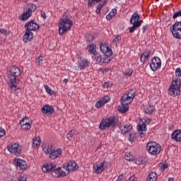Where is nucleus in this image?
<instances>
[{
  "label": "nucleus",
  "instance_id": "f257e3e1",
  "mask_svg": "<svg viewBox=\"0 0 181 181\" xmlns=\"http://www.w3.org/2000/svg\"><path fill=\"white\" fill-rule=\"evenodd\" d=\"M8 78L10 80V87L12 88V90H15L16 91H21V88L18 87V85L16 84L18 79H16V77H19V76H21L22 71H21V69L18 66H13L10 68V70L8 71Z\"/></svg>",
  "mask_w": 181,
  "mask_h": 181
},
{
  "label": "nucleus",
  "instance_id": "f03ea898",
  "mask_svg": "<svg viewBox=\"0 0 181 181\" xmlns=\"http://www.w3.org/2000/svg\"><path fill=\"white\" fill-rule=\"evenodd\" d=\"M39 25L35 23V21H30L25 25V29L26 30L25 35L23 36V41L25 43L28 42V40L30 42L31 39H33V33L32 30H39Z\"/></svg>",
  "mask_w": 181,
  "mask_h": 181
},
{
  "label": "nucleus",
  "instance_id": "7ed1b4c3",
  "mask_svg": "<svg viewBox=\"0 0 181 181\" xmlns=\"http://www.w3.org/2000/svg\"><path fill=\"white\" fill-rule=\"evenodd\" d=\"M73 26V22L67 16H64L59 23V35H64V33L69 32Z\"/></svg>",
  "mask_w": 181,
  "mask_h": 181
},
{
  "label": "nucleus",
  "instance_id": "20e7f679",
  "mask_svg": "<svg viewBox=\"0 0 181 181\" xmlns=\"http://www.w3.org/2000/svg\"><path fill=\"white\" fill-rule=\"evenodd\" d=\"M118 122L117 116H111L106 119H102L100 124L99 126L100 129H108L110 127H115Z\"/></svg>",
  "mask_w": 181,
  "mask_h": 181
},
{
  "label": "nucleus",
  "instance_id": "39448f33",
  "mask_svg": "<svg viewBox=\"0 0 181 181\" xmlns=\"http://www.w3.org/2000/svg\"><path fill=\"white\" fill-rule=\"evenodd\" d=\"M181 80L180 78L174 79L168 89V94L173 97H176L180 94Z\"/></svg>",
  "mask_w": 181,
  "mask_h": 181
},
{
  "label": "nucleus",
  "instance_id": "423d86ee",
  "mask_svg": "<svg viewBox=\"0 0 181 181\" xmlns=\"http://www.w3.org/2000/svg\"><path fill=\"white\" fill-rule=\"evenodd\" d=\"M146 151L150 153V155H159V153H160V151H162V146H160V144L155 141H150L147 143Z\"/></svg>",
  "mask_w": 181,
  "mask_h": 181
},
{
  "label": "nucleus",
  "instance_id": "0eeeda50",
  "mask_svg": "<svg viewBox=\"0 0 181 181\" xmlns=\"http://www.w3.org/2000/svg\"><path fill=\"white\" fill-rule=\"evenodd\" d=\"M7 149L10 153L16 155V156L22 154V146L19 143H11L7 146Z\"/></svg>",
  "mask_w": 181,
  "mask_h": 181
},
{
  "label": "nucleus",
  "instance_id": "6e6552de",
  "mask_svg": "<svg viewBox=\"0 0 181 181\" xmlns=\"http://www.w3.org/2000/svg\"><path fill=\"white\" fill-rule=\"evenodd\" d=\"M170 30L175 39H181V21L174 23Z\"/></svg>",
  "mask_w": 181,
  "mask_h": 181
},
{
  "label": "nucleus",
  "instance_id": "1a4fd4ad",
  "mask_svg": "<svg viewBox=\"0 0 181 181\" xmlns=\"http://www.w3.org/2000/svg\"><path fill=\"white\" fill-rule=\"evenodd\" d=\"M28 10L25 13H23L19 18L20 21H26V19H28V18H30L32 16V12H34V11H36V8H37V6L33 4H30L28 6Z\"/></svg>",
  "mask_w": 181,
  "mask_h": 181
},
{
  "label": "nucleus",
  "instance_id": "9d476101",
  "mask_svg": "<svg viewBox=\"0 0 181 181\" xmlns=\"http://www.w3.org/2000/svg\"><path fill=\"white\" fill-rule=\"evenodd\" d=\"M161 66L162 61L160 60V58H159L158 57H154L152 58L150 63V68L152 71H156L157 70H159Z\"/></svg>",
  "mask_w": 181,
  "mask_h": 181
},
{
  "label": "nucleus",
  "instance_id": "9b49d317",
  "mask_svg": "<svg viewBox=\"0 0 181 181\" xmlns=\"http://www.w3.org/2000/svg\"><path fill=\"white\" fill-rule=\"evenodd\" d=\"M107 166H108V163H107L105 160H103L100 163V165H98V164H94L93 170L95 173L100 175V173H103V170H105V168H107Z\"/></svg>",
  "mask_w": 181,
  "mask_h": 181
},
{
  "label": "nucleus",
  "instance_id": "f8f14e48",
  "mask_svg": "<svg viewBox=\"0 0 181 181\" xmlns=\"http://www.w3.org/2000/svg\"><path fill=\"white\" fill-rule=\"evenodd\" d=\"M20 125L21 127V129H25V131L29 130L32 125V120H30V117H25L21 119L20 122Z\"/></svg>",
  "mask_w": 181,
  "mask_h": 181
},
{
  "label": "nucleus",
  "instance_id": "ddd939ff",
  "mask_svg": "<svg viewBox=\"0 0 181 181\" xmlns=\"http://www.w3.org/2000/svg\"><path fill=\"white\" fill-rule=\"evenodd\" d=\"M13 163L16 166H17V168H19L21 170H25L26 168H28V163L21 158L14 159Z\"/></svg>",
  "mask_w": 181,
  "mask_h": 181
},
{
  "label": "nucleus",
  "instance_id": "4468645a",
  "mask_svg": "<svg viewBox=\"0 0 181 181\" xmlns=\"http://www.w3.org/2000/svg\"><path fill=\"white\" fill-rule=\"evenodd\" d=\"M129 104H130V102H127V100L121 99V105L117 106V110L122 114H125V112L129 110V107H128Z\"/></svg>",
  "mask_w": 181,
  "mask_h": 181
},
{
  "label": "nucleus",
  "instance_id": "2eb2a0df",
  "mask_svg": "<svg viewBox=\"0 0 181 181\" xmlns=\"http://www.w3.org/2000/svg\"><path fill=\"white\" fill-rule=\"evenodd\" d=\"M64 165H65L69 172H74V170L78 169V165L76 161H69L68 163H65Z\"/></svg>",
  "mask_w": 181,
  "mask_h": 181
},
{
  "label": "nucleus",
  "instance_id": "dca6fc26",
  "mask_svg": "<svg viewBox=\"0 0 181 181\" xmlns=\"http://www.w3.org/2000/svg\"><path fill=\"white\" fill-rule=\"evenodd\" d=\"M42 113L47 114V115H53L54 114V107L49 105H45L42 108Z\"/></svg>",
  "mask_w": 181,
  "mask_h": 181
},
{
  "label": "nucleus",
  "instance_id": "f3484780",
  "mask_svg": "<svg viewBox=\"0 0 181 181\" xmlns=\"http://www.w3.org/2000/svg\"><path fill=\"white\" fill-rule=\"evenodd\" d=\"M100 50L103 54H108L109 56H112V49L107 46V44H101L100 45Z\"/></svg>",
  "mask_w": 181,
  "mask_h": 181
},
{
  "label": "nucleus",
  "instance_id": "a211bd4d",
  "mask_svg": "<svg viewBox=\"0 0 181 181\" xmlns=\"http://www.w3.org/2000/svg\"><path fill=\"white\" fill-rule=\"evenodd\" d=\"M152 52L149 49H145L144 52L141 54L140 62L141 63H145L148 59L151 57Z\"/></svg>",
  "mask_w": 181,
  "mask_h": 181
},
{
  "label": "nucleus",
  "instance_id": "6ab92c4d",
  "mask_svg": "<svg viewBox=\"0 0 181 181\" xmlns=\"http://www.w3.org/2000/svg\"><path fill=\"white\" fill-rule=\"evenodd\" d=\"M62 148H58L55 151H52L49 153V158L52 159V160H54V159H57L59 156H62Z\"/></svg>",
  "mask_w": 181,
  "mask_h": 181
},
{
  "label": "nucleus",
  "instance_id": "aec40b11",
  "mask_svg": "<svg viewBox=\"0 0 181 181\" xmlns=\"http://www.w3.org/2000/svg\"><path fill=\"white\" fill-rule=\"evenodd\" d=\"M171 139L175 142H181V130H175L171 134Z\"/></svg>",
  "mask_w": 181,
  "mask_h": 181
},
{
  "label": "nucleus",
  "instance_id": "412c9836",
  "mask_svg": "<svg viewBox=\"0 0 181 181\" xmlns=\"http://www.w3.org/2000/svg\"><path fill=\"white\" fill-rule=\"evenodd\" d=\"M56 166H57V165L54 163L45 164L42 166V171L45 173L52 172L54 169V168H56Z\"/></svg>",
  "mask_w": 181,
  "mask_h": 181
},
{
  "label": "nucleus",
  "instance_id": "4be33fe9",
  "mask_svg": "<svg viewBox=\"0 0 181 181\" xmlns=\"http://www.w3.org/2000/svg\"><path fill=\"white\" fill-rule=\"evenodd\" d=\"M136 95H132L129 94V93H126L125 94L123 95V96L121 98L122 100H124V101L127 103H132L134 98H135V96Z\"/></svg>",
  "mask_w": 181,
  "mask_h": 181
},
{
  "label": "nucleus",
  "instance_id": "5701e85b",
  "mask_svg": "<svg viewBox=\"0 0 181 181\" xmlns=\"http://www.w3.org/2000/svg\"><path fill=\"white\" fill-rule=\"evenodd\" d=\"M139 19H141V16H139V14H138L137 13H134L130 19V23L132 24L137 23Z\"/></svg>",
  "mask_w": 181,
  "mask_h": 181
},
{
  "label": "nucleus",
  "instance_id": "b1692460",
  "mask_svg": "<svg viewBox=\"0 0 181 181\" xmlns=\"http://www.w3.org/2000/svg\"><path fill=\"white\" fill-rule=\"evenodd\" d=\"M104 55L101 57L100 63H110L111 62V56L108 54H103Z\"/></svg>",
  "mask_w": 181,
  "mask_h": 181
},
{
  "label": "nucleus",
  "instance_id": "393cba45",
  "mask_svg": "<svg viewBox=\"0 0 181 181\" xmlns=\"http://www.w3.org/2000/svg\"><path fill=\"white\" fill-rule=\"evenodd\" d=\"M153 111H155V106L152 105H148L144 108V112L146 114H148V115H151V114H153Z\"/></svg>",
  "mask_w": 181,
  "mask_h": 181
},
{
  "label": "nucleus",
  "instance_id": "a878e982",
  "mask_svg": "<svg viewBox=\"0 0 181 181\" xmlns=\"http://www.w3.org/2000/svg\"><path fill=\"white\" fill-rule=\"evenodd\" d=\"M148 162V158L146 157H139L135 160L136 165H144V163H146Z\"/></svg>",
  "mask_w": 181,
  "mask_h": 181
},
{
  "label": "nucleus",
  "instance_id": "bb28decb",
  "mask_svg": "<svg viewBox=\"0 0 181 181\" xmlns=\"http://www.w3.org/2000/svg\"><path fill=\"white\" fill-rule=\"evenodd\" d=\"M62 170V167H59L58 168L54 169L51 171V176H53L54 177H60V170Z\"/></svg>",
  "mask_w": 181,
  "mask_h": 181
},
{
  "label": "nucleus",
  "instance_id": "cd10ccee",
  "mask_svg": "<svg viewBox=\"0 0 181 181\" xmlns=\"http://www.w3.org/2000/svg\"><path fill=\"white\" fill-rule=\"evenodd\" d=\"M132 129V125L131 124H124L123 129H122V134H125L130 132Z\"/></svg>",
  "mask_w": 181,
  "mask_h": 181
},
{
  "label": "nucleus",
  "instance_id": "c85d7f7f",
  "mask_svg": "<svg viewBox=\"0 0 181 181\" xmlns=\"http://www.w3.org/2000/svg\"><path fill=\"white\" fill-rule=\"evenodd\" d=\"M33 148H39L40 146V137H35L33 139Z\"/></svg>",
  "mask_w": 181,
  "mask_h": 181
},
{
  "label": "nucleus",
  "instance_id": "c756f323",
  "mask_svg": "<svg viewBox=\"0 0 181 181\" xmlns=\"http://www.w3.org/2000/svg\"><path fill=\"white\" fill-rule=\"evenodd\" d=\"M43 148V151L46 155H49L53 151V146L47 144Z\"/></svg>",
  "mask_w": 181,
  "mask_h": 181
},
{
  "label": "nucleus",
  "instance_id": "7c9ffc66",
  "mask_svg": "<svg viewBox=\"0 0 181 181\" xmlns=\"http://www.w3.org/2000/svg\"><path fill=\"white\" fill-rule=\"evenodd\" d=\"M138 131L139 132H141V135H145L146 132V124L143 123L137 128Z\"/></svg>",
  "mask_w": 181,
  "mask_h": 181
},
{
  "label": "nucleus",
  "instance_id": "2f4dec72",
  "mask_svg": "<svg viewBox=\"0 0 181 181\" xmlns=\"http://www.w3.org/2000/svg\"><path fill=\"white\" fill-rule=\"evenodd\" d=\"M158 179V174L156 173H151L147 177L146 181H156Z\"/></svg>",
  "mask_w": 181,
  "mask_h": 181
},
{
  "label": "nucleus",
  "instance_id": "473e14b6",
  "mask_svg": "<svg viewBox=\"0 0 181 181\" xmlns=\"http://www.w3.org/2000/svg\"><path fill=\"white\" fill-rule=\"evenodd\" d=\"M64 169H65V170H59V177H64V176H67V175L70 173V172L67 170L64 164Z\"/></svg>",
  "mask_w": 181,
  "mask_h": 181
},
{
  "label": "nucleus",
  "instance_id": "72a5a7b5",
  "mask_svg": "<svg viewBox=\"0 0 181 181\" xmlns=\"http://www.w3.org/2000/svg\"><path fill=\"white\" fill-rule=\"evenodd\" d=\"M88 66V61H87L86 59H83L82 62H81L79 63V69L80 70H84V69H86V67H87Z\"/></svg>",
  "mask_w": 181,
  "mask_h": 181
},
{
  "label": "nucleus",
  "instance_id": "f704fd0d",
  "mask_svg": "<svg viewBox=\"0 0 181 181\" xmlns=\"http://www.w3.org/2000/svg\"><path fill=\"white\" fill-rule=\"evenodd\" d=\"M74 134H76V130H70L67 134H66V138L68 141H72L73 136H74Z\"/></svg>",
  "mask_w": 181,
  "mask_h": 181
},
{
  "label": "nucleus",
  "instance_id": "c9c22d12",
  "mask_svg": "<svg viewBox=\"0 0 181 181\" xmlns=\"http://www.w3.org/2000/svg\"><path fill=\"white\" fill-rule=\"evenodd\" d=\"M93 56H94V59H95V60H96V62H98V63H100V62H101L102 55H100V53H98V52L95 51V52L93 53Z\"/></svg>",
  "mask_w": 181,
  "mask_h": 181
},
{
  "label": "nucleus",
  "instance_id": "e433bc0d",
  "mask_svg": "<svg viewBox=\"0 0 181 181\" xmlns=\"http://www.w3.org/2000/svg\"><path fill=\"white\" fill-rule=\"evenodd\" d=\"M45 88L47 94H49V95H53L54 94V90H52V88L48 85H45Z\"/></svg>",
  "mask_w": 181,
  "mask_h": 181
},
{
  "label": "nucleus",
  "instance_id": "4c0bfd02",
  "mask_svg": "<svg viewBox=\"0 0 181 181\" xmlns=\"http://www.w3.org/2000/svg\"><path fill=\"white\" fill-rule=\"evenodd\" d=\"M128 139L130 142H134L136 139V134L134 132L129 133Z\"/></svg>",
  "mask_w": 181,
  "mask_h": 181
},
{
  "label": "nucleus",
  "instance_id": "58836bf2",
  "mask_svg": "<svg viewBox=\"0 0 181 181\" xmlns=\"http://www.w3.org/2000/svg\"><path fill=\"white\" fill-rule=\"evenodd\" d=\"M121 42V36L117 35L112 40V44L114 46H117L118 43Z\"/></svg>",
  "mask_w": 181,
  "mask_h": 181
},
{
  "label": "nucleus",
  "instance_id": "ea45409f",
  "mask_svg": "<svg viewBox=\"0 0 181 181\" xmlns=\"http://www.w3.org/2000/svg\"><path fill=\"white\" fill-rule=\"evenodd\" d=\"M85 40H86V42H93V40H94V36L90 34H86L85 35Z\"/></svg>",
  "mask_w": 181,
  "mask_h": 181
},
{
  "label": "nucleus",
  "instance_id": "a19ab883",
  "mask_svg": "<svg viewBox=\"0 0 181 181\" xmlns=\"http://www.w3.org/2000/svg\"><path fill=\"white\" fill-rule=\"evenodd\" d=\"M105 102L104 101V100L101 99L100 100L98 101L95 104V107L97 108H101V107H103V105H105Z\"/></svg>",
  "mask_w": 181,
  "mask_h": 181
},
{
  "label": "nucleus",
  "instance_id": "79ce46f5",
  "mask_svg": "<svg viewBox=\"0 0 181 181\" xmlns=\"http://www.w3.org/2000/svg\"><path fill=\"white\" fill-rule=\"evenodd\" d=\"M95 48V45L88 46V52L90 53V54H94V53H95V50H94Z\"/></svg>",
  "mask_w": 181,
  "mask_h": 181
},
{
  "label": "nucleus",
  "instance_id": "37998d69",
  "mask_svg": "<svg viewBox=\"0 0 181 181\" xmlns=\"http://www.w3.org/2000/svg\"><path fill=\"white\" fill-rule=\"evenodd\" d=\"M124 159H126V160H129V162H131V160H134V156L131 155L130 153H127L125 154Z\"/></svg>",
  "mask_w": 181,
  "mask_h": 181
},
{
  "label": "nucleus",
  "instance_id": "c03bdc74",
  "mask_svg": "<svg viewBox=\"0 0 181 181\" xmlns=\"http://www.w3.org/2000/svg\"><path fill=\"white\" fill-rule=\"evenodd\" d=\"M132 25H133L132 27L129 28V33H134V32H135V30H136V29H138V28H139V27L138 26V25L136 23L132 24Z\"/></svg>",
  "mask_w": 181,
  "mask_h": 181
},
{
  "label": "nucleus",
  "instance_id": "a18cd8bd",
  "mask_svg": "<svg viewBox=\"0 0 181 181\" xmlns=\"http://www.w3.org/2000/svg\"><path fill=\"white\" fill-rule=\"evenodd\" d=\"M26 180H28V177L25 174H22L18 177V181H26Z\"/></svg>",
  "mask_w": 181,
  "mask_h": 181
},
{
  "label": "nucleus",
  "instance_id": "49530a36",
  "mask_svg": "<svg viewBox=\"0 0 181 181\" xmlns=\"http://www.w3.org/2000/svg\"><path fill=\"white\" fill-rule=\"evenodd\" d=\"M132 73H134V70L129 69L128 71H125L124 72V75L127 76V77H131V76H132Z\"/></svg>",
  "mask_w": 181,
  "mask_h": 181
},
{
  "label": "nucleus",
  "instance_id": "de8ad7c7",
  "mask_svg": "<svg viewBox=\"0 0 181 181\" xmlns=\"http://www.w3.org/2000/svg\"><path fill=\"white\" fill-rule=\"evenodd\" d=\"M95 2H97V0H88V8H93V6H94Z\"/></svg>",
  "mask_w": 181,
  "mask_h": 181
},
{
  "label": "nucleus",
  "instance_id": "09e8293b",
  "mask_svg": "<svg viewBox=\"0 0 181 181\" xmlns=\"http://www.w3.org/2000/svg\"><path fill=\"white\" fill-rule=\"evenodd\" d=\"M104 88H110V87H112V83L111 82H105L103 84Z\"/></svg>",
  "mask_w": 181,
  "mask_h": 181
},
{
  "label": "nucleus",
  "instance_id": "8fccbe9b",
  "mask_svg": "<svg viewBox=\"0 0 181 181\" xmlns=\"http://www.w3.org/2000/svg\"><path fill=\"white\" fill-rule=\"evenodd\" d=\"M179 16H181V10L175 12L173 16V18L176 19V18H179Z\"/></svg>",
  "mask_w": 181,
  "mask_h": 181
},
{
  "label": "nucleus",
  "instance_id": "3c124183",
  "mask_svg": "<svg viewBox=\"0 0 181 181\" xmlns=\"http://www.w3.org/2000/svg\"><path fill=\"white\" fill-rule=\"evenodd\" d=\"M175 76H176V77H180V76H181L180 67H178L175 69Z\"/></svg>",
  "mask_w": 181,
  "mask_h": 181
},
{
  "label": "nucleus",
  "instance_id": "603ef678",
  "mask_svg": "<svg viewBox=\"0 0 181 181\" xmlns=\"http://www.w3.org/2000/svg\"><path fill=\"white\" fill-rule=\"evenodd\" d=\"M6 134V132L2 127H0V136H5Z\"/></svg>",
  "mask_w": 181,
  "mask_h": 181
},
{
  "label": "nucleus",
  "instance_id": "864d4df0",
  "mask_svg": "<svg viewBox=\"0 0 181 181\" xmlns=\"http://www.w3.org/2000/svg\"><path fill=\"white\" fill-rule=\"evenodd\" d=\"M127 93H129V94H131V95H136V90H135V89H134V88H132V89H129Z\"/></svg>",
  "mask_w": 181,
  "mask_h": 181
},
{
  "label": "nucleus",
  "instance_id": "5fc2aeb1",
  "mask_svg": "<svg viewBox=\"0 0 181 181\" xmlns=\"http://www.w3.org/2000/svg\"><path fill=\"white\" fill-rule=\"evenodd\" d=\"M36 62H37L39 66H40L41 64V62H43V57L42 56H40L37 58H36Z\"/></svg>",
  "mask_w": 181,
  "mask_h": 181
},
{
  "label": "nucleus",
  "instance_id": "6e6d98bb",
  "mask_svg": "<svg viewBox=\"0 0 181 181\" xmlns=\"http://www.w3.org/2000/svg\"><path fill=\"white\" fill-rule=\"evenodd\" d=\"M127 181H138V178L134 175L130 177Z\"/></svg>",
  "mask_w": 181,
  "mask_h": 181
},
{
  "label": "nucleus",
  "instance_id": "4d7b16f0",
  "mask_svg": "<svg viewBox=\"0 0 181 181\" xmlns=\"http://www.w3.org/2000/svg\"><path fill=\"white\" fill-rule=\"evenodd\" d=\"M112 18H114V16L110 13L106 16L107 21H111Z\"/></svg>",
  "mask_w": 181,
  "mask_h": 181
},
{
  "label": "nucleus",
  "instance_id": "13d9d810",
  "mask_svg": "<svg viewBox=\"0 0 181 181\" xmlns=\"http://www.w3.org/2000/svg\"><path fill=\"white\" fill-rule=\"evenodd\" d=\"M110 13L112 16H115L117 15V8H113Z\"/></svg>",
  "mask_w": 181,
  "mask_h": 181
},
{
  "label": "nucleus",
  "instance_id": "bf43d9fd",
  "mask_svg": "<svg viewBox=\"0 0 181 181\" xmlns=\"http://www.w3.org/2000/svg\"><path fill=\"white\" fill-rule=\"evenodd\" d=\"M168 168H169V164H168V163L163 164V166H162L163 170H166Z\"/></svg>",
  "mask_w": 181,
  "mask_h": 181
},
{
  "label": "nucleus",
  "instance_id": "052dcab7",
  "mask_svg": "<svg viewBox=\"0 0 181 181\" xmlns=\"http://www.w3.org/2000/svg\"><path fill=\"white\" fill-rule=\"evenodd\" d=\"M142 23H144V21L143 20H139L137 21V23H136V24L137 25V26L139 28V26H141V25H142Z\"/></svg>",
  "mask_w": 181,
  "mask_h": 181
},
{
  "label": "nucleus",
  "instance_id": "680f3d73",
  "mask_svg": "<svg viewBox=\"0 0 181 181\" xmlns=\"http://www.w3.org/2000/svg\"><path fill=\"white\" fill-rule=\"evenodd\" d=\"M102 8H103L102 7H100V6L98 5V7L95 11L96 13H100Z\"/></svg>",
  "mask_w": 181,
  "mask_h": 181
},
{
  "label": "nucleus",
  "instance_id": "e2e57ef3",
  "mask_svg": "<svg viewBox=\"0 0 181 181\" xmlns=\"http://www.w3.org/2000/svg\"><path fill=\"white\" fill-rule=\"evenodd\" d=\"M102 100H103V101L105 103V104H107V103H108V101H110V98H108V96H105V98H102Z\"/></svg>",
  "mask_w": 181,
  "mask_h": 181
},
{
  "label": "nucleus",
  "instance_id": "0e129e2a",
  "mask_svg": "<svg viewBox=\"0 0 181 181\" xmlns=\"http://www.w3.org/2000/svg\"><path fill=\"white\" fill-rule=\"evenodd\" d=\"M124 180V174H121L117 179V181H122Z\"/></svg>",
  "mask_w": 181,
  "mask_h": 181
},
{
  "label": "nucleus",
  "instance_id": "69168bd1",
  "mask_svg": "<svg viewBox=\"0 0 181 181\" xmlns=\"http://www.w3.org/2000/svg\"><path fill=\"white\" fill-rule=\"evenodd\" d=\"M0 33H1V35H6L7 31H6V30H5V29L1 28V30H0Z\"/></svg>",
  "mask_w": 181,
  "mask_h": 181
},
{
  "label": "nucleus",
  "instance_id": "338daca9",
  "mask_svg": "<svg viewBox=\"0 0 181 181\" xmlns=\"http://www.w3.org/2000/svg\"><path fill=\"white\" fill-rule=\"evenodd\" d=\"M146 29H148V25H144L142 28V33H145L146 32Z\"/></svg>",
  "mask_w": 181,
  "mask_h": 181
},
{
  "label": "nucleus",
  "instance_id": "774afa93",
  "mask_svg": "<svg viewBox=\"0 0 181 181\" xmlns=\"http://www.w3.org/2000/svg\"><path fill=\"white\" fill-rule=\"evenodd\" d=\"M41 16L43 19H46V13H45V11H41Z\"/></svg>",
  "mask_w": 181,
  "mask_h": 181
}]
</instances>
